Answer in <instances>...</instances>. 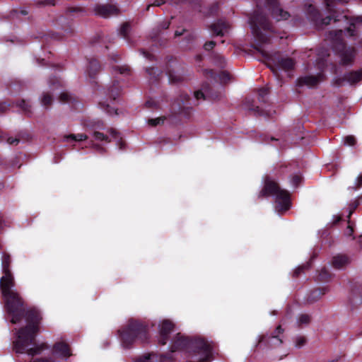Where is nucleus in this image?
Returning <instances> with one entry per match:
<instances>
[{"label": "nucleus", "mask_w": 362, "mask_h": 362, "mask_svg": "<svg viewBox=\"0 0 362 362\" xmlns=\"http://www.w3.org/2000/svg\"><path fill=\"white\" fill-rule=\"evenodd\" d=\"M10 264V256L4 254L1 259L4 276L0 280V288L5 298L6 310L11 317V322L13 324L19 322L25 316H26L28 323L26 327L17 332V338L13 341V347L17 353H27L30 356L37 355L47 349L46 344L42 343L35 345L33 347L29 346L33 343L35 335L39 332V324L42 316L36 310H30L25 313L22 298L18 293L13 289L14 281L9 269Z\"/></svg>", "instance_id": "f257e3e1"}, {"label": "nucleus", "mask_w": 362, "mask_h": 362, "mask_svg": "<svg viewBox=\"0 0 362 362\" xmlns=\"http://www.w3.org/2000/svg\"><path fill=\"white\" fill-rule=\"evenodd\" d=\"M272 196L275 199V209L279 214L284 212L291 207V198L289 192L281 189L279 184L270 177L266 176L264 180V187L259 192V197Z\"/></svg>", "instance_id": "f03ea898"}, {"label": "nucleus", "mask_w": 362, "mask_h": 362, "mask_svg": "<svg viewBox=\"0 0 362 362\" xmlns=\"http://www.w3.org/2000/svg\"><path fill=\"white\" fill-rule=\"evenodd\" d=\"M343 34L342 29L331 30L329 32L327 37L331 40L332 49L340 57L341 64L349 66L354 63L356 50L355 47L346 45L343 38Z\"/></svg>", "instance_id": "7ed1b4c3"}, {"label": "nucleus", "mask_w": 362, "mask_h": 362, "mask_svg": "<svg viewBox=\"0 0 362 362\" xmlns=\"http://www.w3.org/2000/svg\"><path fill=\"white\" fill-rule=\"evenodd\" d=\"M249 22L256 40L262 44L269 42L274 30L267 16L257 10L250 16Z\"/></svg>", "instance_id": "20e7f679"}, {"label": "nucleus", "mask_w": 362, "mask_h": 362, "mask_svg": "<svg viewBox=\"0 0 362 362\" xmlns=\"http://www.w3.org/2000/svg\"><path fill=\"white\" fill-rule=\"evenodd\" d=\"M255 48L262 54L267 61V66L274 74H276L279 70L289 71L294 69L296 61L293 58L283 57L279 52L269 53L262 49L260 46Z\"/></svg>", "instance_id": "39448f33"}, {"label": "nucleus", "mask_w": 362, "mask_h": 362, "mask_svg": "<svg viewBox=\"0 0 362 362\" xmlns=\"http://www.w3.org/2000/svg\"><path fill=\"white\" fill-rule=\"evenodd\" d=\"M124 346H128L136 338L141 341L147 339V328L142 323L131 320L126 328L119 331Z\"/></svg>", "instance_id": "423d86ee"}, {"label": "nucleus", "mask_w": 362, "mask_h": 362, "mask_svg": "<svg viewBox=\"0 0 362 362\" xmlns=\"http://www.w3.org/2000/svg\"><path fill=\"white\" fill-rule=\"evenodd\" d=\"M191 98L187 93H180L170 107L173 116L189 119L192 112Z\"/></svg>", "instance_id": "0eeeda50"}, {"label": "nucleus", "mask_w": 362, "mask_h": 362, "mask_svg": "<svg viewBox=\"0 0 362 362\" xmlns=\"http://www.w3.org/2000/svg\"><path fill=\"white\" fill-rule=\"evenodd\" d=\"M306 13L308 18L315 25V26L320 29L324 25L330 24L333 20L334 22L340 21L339 16H334L331 14L325 18H322L321 13L319 10L313 5L309 4L306 8Z\"/></svg>", "instance_id": "6e6552de"}, {"label": "nucleus", "mask_w": 362, "mask_h": 362, "mask_svg": "<svg viewBox=\"0 0 362 362\" xmlns=\"http://www.w3.org/2000/svg\"><path fill=\"white\" fill-rule=\"evenodd\" d=\"M303 127L300 125L296 127L292 131L284 133L279 138L271 137V141L279 142V148L284 149L287 144H296L305 139V132L302 131Z\"/></svg>", "instance_id": "1a4fd4ad"}, {"label": "nucleus", "mask_w": 362, "mask_h": 362, "mask_svg": "<svg viewBox=\"0 0 362 362\" xmlns=\"http://www.w3.org/2000/svg\"><path fill=\"white\" fill-rule=\"evenodd\" d=\"M284 329L279 325L276 327L273 334L270 335L259 336L258 339L257 346L262 347L264 345L267 347L275 348L282 344V339L280 338L279 334H282Z\"/></svg>", "instance_id": "9d476101"}, {"label": "nucleus", "mask_w": 362, "mask_h": 362, "mask_svg": "<svg viewBox=\"0 0 362 362\" xmlns=\"http://www.w3.org/2000/svg\"><path fill=\"white\" fill-rule=\"evenodd\" d=\"M266 5L276 21L286 20L290 17V13L280 7L278 0H266Z\"/></svg>", "instance_id": "9b49d317"}, {"label": "nucleus", "mask_w": 362, "mask_h": 362, "mask_svg": "<svg viewBox=\"0 0 362 362\" xmlns=\"http://www.w3.org/2000/svg\"><path fill=\"white\" fill-rule=\"evenodd\" d=\"M95 15L107 18L117 16L120 13L119 8L114 4H96L93 9Z\"/></svg>", "instance_id": "f8f14e48"}, {"label": "nucleus", "mask_w": 362, "mask_h": 362, "mask_svg": "<svg viewBox=\"0 0 362 362\" xmlns=\"http://www.w3.org/2000/svg\"><path fill=\"white\" fill-rule=\"evenodd\" d=\"M174 327L173 323L169 320H163L159 324V343L161 345L166 344L169 334Z\"/></svg>", "instance_id": "ddd939ff"}, {"label": "nucleus", "mask_w": 362, "mask_h": 362, "mask_svg": "<svg viewBox=\"0 0 362 362\" xmlns=\"http://www.w3.org/2000/svg\"><path fill=\"white\" fill-rule=\"evenodd\" d=\"M325 76L323 73L320 72L316 76H305L298 78L297 84L298 86H308L314 87L317 86L320 81H324Z\"/></svg>", "instance_id": "4468645a"}, {"label": "nucleus", "mask_w": 362, "mask_h": 362, "mask_svg": "<svg viewBox=\"0 0 362 362\" xmlns=\"http://www.w3.org/2000/svg\"><path fill=\"white\" fill-rule=\"evenodd\" d=\"M351 262V259L346 255L338 254L333 257L331 265L337 269H341L349 265Z\"/></svg>", "instance_id": "2eb2a0df"}, {"label": "nucleus", "mask_w": 362, "mask_h": 362, "mask_svg": "<svg viewBox=\"0 0 362 362\" xmlns=\"http://www.w3.org/2000/svg\"><path fill=\"white\" fill-rule=\"evenodd\" d=\"M213 35L223 37L228 29V24L222 20H218L209 26Z\"/></svg>", "instance_id": "dca6fc26"}, {"label": "nucleus", "mask_w": 362, "mask_h": 362, "mask_svg": "<svg viewBox=\"0 0 362 362\" xmlns=\"http://www.w3.org/2000/svg\"><path fill=\"white\" fill-rule=\"evenodd\" d=\"M343 79L353 86L362 80V68L357 71H350L344 73Z\"/></svg>", "instance_id": "f3484780"}, {"label": "nucleus", "mask_w": 362, "mask_h": 362, "mask_svg": "<svg viewBox=\"0 0 362 362\" xmlns=\"http://www.w3.org/2000/svg\"><path fill=\"white\" fill-rule=\"evenodd\" d=\"M101 66L98 59L91 58L88 59L87 72L90 78L94 79L95 76L100 71Z\"/></svg>", "instance_id": "a211bd4d"}, {"label": "nucleus", "mask_w": 362, "mask_h": 362, "mask_svg": "<svg viewBox=\"0 0 362 362\" xmlns=\"http://www.w3.org/2000/svg\"><path fill=\"white\" fill-rule=\"evenodd\" d=\"M244 105L245 108L250 111L254 112L255 115L269 117V114L267 112L262 110L259 106H255L254 105V101L252 99L246 98L244 100Z\"/></svg>", "instance_id": "6ab92c4d"}, {"label": "nucleus", "mask_w": 362, "mask_h": 362, "mask_svg": "<svg viewBox=\"0 0 362 362\" xmlns=\"http://www.w3.org/2000/svg\"><path fill=\"white\" fill-rule=\"evenodd\" d=\"M348 0H325L327 11L329 13L334 14V16H339V18H340V21L341 19L346 18V16L341 14H337L335 10V3L346 4Z\"/></svg>", "instance_id": "aec40b11"}, {"label": "nucleus", "mask_w": 362, "mask_h": 362, "mask_svg": "<svg viewBox=\"0 0 362 362\" xmlns=\"http://www.w3.org/2000/svg\"><path fill=\"white\" fill-rule=\"evenodd\" d=\"M121 86L119 81H114L112 85L107 90V95L110 100L115 103L121 93Z\"/></svg>", "instance_id": "412c9836"}, {"label": "nucleus", "mask_w": 362, "mask_h": 362, "mask_svg": "<svg viewBox=\"0 0 362 362\" xmlns=\"http://www.w3.org/2000/svg\"><path fill=\"white\" fill-rule=\"evenodd\" d=\"M88 139V136L86 134H64L62 136V141L66 143H75L85 141Z\"/></svg>", "instance_id": "4be33fe9"}, {"label": "nucleus", "mask_w": 362, "mask_h": 362, "mask_svg": "<svg viewBox=\"0 0 362 362\" xmlns=\"http://www.w3.org/2000/svg\"><path fill=\"white\" fill-rule=\"evenodd\" d=\"M362 25V16L354 17L351 19L349 26L346 28L345 30L350 37H354L357 35L356 33V25Z\"/></svg>", "instance_id": "5701e85b"}, {"label": "nucleus", "mask_w": 362, "mask_h": 362, "mask_svg": "<svg viewBox=\"0 0 362 362\" xmlns=\"http://www.w3.org/2000/svg\"><path fill=\"white\" fill-rule=\"evenodd\" d=\"M54 351L62 356L69 357L71 356L69 347L64 342L56 343L54 346Z\"/></svg>", "instance_id": "b1692460"}, {"label": "nucleus", "mask_w": 362, "mask_h": 362, "mask_svg": "<svg viewBox=\"0 0 362 362\" xmlns=\"http://www.w3.org/2000/svg\"><path fill=\"white\" fill-rule=\"evenodd\" d=\"M146 72L149 76V81L151 83L158 82L160 80L162 73L161 71L153 66L146 68Z\"/></svg>", "instance_id": "393cba45"}, {"label": "nucleus", "mask_w": 362, "mask_h": 362, "mask_svg": "<svg viewBox=\"0 0 362 362\" xmlns=\"http://www.w3.org/2000/svg\"><path fill=\"white\" fill-rule=\"evenodd\" d=\"M131 30V25L129 22H125L122 24L119 30V35L123 37L129 44L131 43L129 37V32Z\"/></svg>", "instance_id": "a878e982"}, {"label": "nucleus", "mask_w": 362, "mask_h": 362, "mask_svg": "<svg viewBox=\"0 0 362 362\" xmlns=\"http://www.w3.org/2000/svg\"><path fill=\"white\" fill-rule=\"evenodd\" d=\"M99 107L110 115H118V109L112 107L107 101L99 102Z\"/></svg>", "instance_id": "bb28decb"}, {"label": "nucleus", "mask_w": 362, "mask_h": 362, "mask_svg": "<svg viewBox=\"0 0 362 362\" xmlns=\"http://www.w3.org/2000/svg\"><path fill=\"white\" fill-rule=\"evenodd\" d=\"M54 101L53 96L49 93H43L41 98V105L45 108L49 109Z\"/></svg>", "instance_id": "cd10ccee"}, {"label": "nucleus", "mask_w": 362, "mask_h": 362, "mask_svg": "<svg viewBox=\"0 0 362 362\" xmlns=\"http://www.w3.org/2000/svg\"><path fill=\"white\" fill-rule=\"evenodd\" d=\"M86 126L87 127H90L93 132L95 130L99 131L101 129H104L105 127V124L103 121L97 119V120H93L90 121L87 123H86Z\"/></svg>", "instance_id": "c85d7f7f"}, {"label": "nucleus", "mask_w": 362, "mask_h": 362, "mask_svg": "<svg viewBox=\"0 0 362 362\" xmlns=\"http://www.w3.org/2000/svg\"><path fill=\"white\" fill-rule=\"evenodd\" d=\"M107 132L115 139L117 140V144L119 145V148L120 149H124L125 146V142L122 140V138L120 136L119 133L113 128L108 129Z\"/></svg>", "instance_id": "c756f323"}, {"label": "nucleus", "mask_w": 362, "mask_h": 362, "mask_svg": "<svg viewBox=\"0 0 362 362\" xmlns=\"http://www.w3.org/2000/svg\"><path fill=\"white\" fill-rule=\"evenodd\" d=\"M16 106L21 108L25 114L28 115H31V105L28 101L21 99L16 103Z\"/></svg>", "instance_id": "7c9ffc66"}, {"label": "nucleus", "mask_w": 362, "mask_h": 362, "mask_svg": "<svg viewBox=\"0 0 362 362\" xmlns=\"http://www.w3.org/2000/svg\"><path fill=\"white\" fill-rule=\"evenodd\" d=\"M258 100L260 103H266L267 102V96L269 93V88L266 87L261 88L257 90Z\"/></svg>", "instance_id": "2f4dec72"}, {"label": "nucleus", "mask_w": 362, "mask_h": 362, "mask_svg": "<svg viewBox=\"0 0 362 362\" xmlns=\"http://www.w3.org/2000/svg\"><path fill=\"white\" fill-rule=\"evenodd\" d=\"M168 75L169 81L171 83H178L184 80V77L181 75H175L174 72L170 70H168Z\"/></svg>", "instance_id": "473e14b6"}, {"label": "nucleus", "mask_w": 362, "mask_h": 362, "mask_svg": "<svg viewBox=\"0 0 362 362\" xmlns=\"http://www.w3.org/2000/svg\"><path fill=\"white\" fill-rule=\"evenodd\" d=\"M28 14V11L25 9H13L10 12V17L12 19L19 18V16H27Z\"/></svg>", "instance_id": "72a5a7b5"}, {"label": "nucleus", "mask_w": 362, "mask_h": 362, "mask_svg": "<svg viewBox=\"0 0 362 362\" xmlns=\"http://www.w3.org/2000/svg\"><path fill=\"white\" fill-rule=\"evenodd\" d=\"M114 71H118L121 74L129 75L131 74V69L127 65L124 66H113Z\"/></svg>", "instance_id": "f704fd0d"}, {"label": "nucleus", "mask_w": 362, "mask_h": 362, "mask_svg": "<svg viewBox=\"0 0 362 362\" xmlns=\"http://www.w3.org/2000/svg\"><path fill=\"white\" fill-rule=\"evenodd\" d=\"M93 136L95 138V140L100 141H106L110 142V140L109 139V137L104 134L102 132H100L99 131L95 130L93 132Z\"/></svg>", "instance_id": "c9c22d12"}, {"label": "nucleus", "mask_w": 362, "mask_h": 362, "mask_svg": "<svg viewBox=\"0 0 362 362\" xmlns=\"http://www.w3.org/2000/svg\"><path fill=\"white\" fill-rule=\"evenodd\" d=\"M23 89V83L21 82L16 81L13 83L8 86V90L12 93L20 92Z\"/></svg>", "instance_id": "e433bc0d"}, {"label": "nucleus", "mask_w": 362, "mask_h": 362, "mask_svg": "<svg viewBox=\"0 0 362 362\" xmlns=\"http://www.w3.org/2000/svg\"><path fill=\"white\" fill-rule=\"evenodd\" d=\"M230 75L228 72L223 71L218 74V79L221 83H227L230 81Z\"/></svg>", "instance_id": "4c0bfd02"}, {"label": "nucleus", "mask_w": 362, "mask_h": 362, "mask_svg": "<svg viewBox=\"0 0 362 362\" xmlns=\"http://www.w3.org/2000/svg\"><path fill=\"white\" fill-rule=\"evenodd\" d=\"M343 143L344 145L353 146L356 144V139L353 135H348L344 137Z\"/></svg>", "instance_id": "58836bf2"}, {"label": "nucleus", "mask_w": 362, "mask_h": 362, "mask_svg": "<svg viewBox=\"0 0 362 362\" xmlns=\"http://www.w3.org/2000/svg\"><path fill=\"white\" fill-rule=\"evenodd\" d=\"M218 8H219V6H218V3H214L212 4L209 8V10L206 13V15L207 16H214L216 15L218 11Z\"/></svg>", "instance_id": "ea45409f"}, {"label": "nucleus", "mask_w": 362, "mask_h": 362, "mask_svg": "<svg viewBox=\"0 0 362 362\" xmlns=\"http://www.w3.org/2000/svg\"><path fill=\"white\" fill-rule=\"evenodd\" d=\"M59 100L62 103H71L72 96L67 92H63L59 95Z\"/></svg>", "instance_id": "a19ab883"}, {"label": "nucleus", "mask_w": 362, "mask_h": 362, "mask_svg": "<svg viewBox=\"0 0 362 362\" xmlns=\"http://www.w3.org/2000/svg\"><path fill=\"white\" fill-rule=\"evenodd\" d=\"M49 86L53 89L55 87L61 86L62 82L59 78L57 77L50 78L49 80Z\"/></svg>", "instance_id": "79ce46f5"}, {"label": "nucleus", "mask_w": 362, "mask_h": 362, "mask_svg": "<svg viewBox=\"0 0 362 362\" xmlns=\"http://www.w3.org/2000/svg\"><path fill=\"white\" fill-rule=\"evenodd\" d=\"M330 277V274L326 269H322L319 273V279L320 281H327Z\"/></svg>", "instance_id": "37998d69"}, {"label": "nucleus", "mask_w": 362, "mask_h": 362, "mask_svg": "<svg viewBox=\"0 0 362 362\" xmlns=\"http://www.w3.org/2000/svg\"><path fill=\"white\" fill-rule=\"evenodd\" d=\"M310 317L307 314H302L299 316L298 319V323L299 325L301 324H308L310 322Z\"/></svg>", "instance_id": "c03bdc74"}, {"label": "nucleus", "mask_w": 362, "mask_h": 362, "mask_svg": "<svg viewBox=\"0 0 362 362\" xmlns=\"http://www.w3.org/2000/svg\"><path fill=\"white\" fill-rule=\"evenodd\" d=\"M140 52L145 58H146L149 61L153 62L156 60V57L153 54L146 51L145 49H141Z\"/></svg>", "instance_id": "a18cd8bd"}, {"label": "nucleus", "mask_w": 362, "mask_h": 362, "mask_svg": "<svg viewBox=\"0 0 362 362\" xmlns=\"http://www.w3.org/2000/svg\"><path fill=\"white\" fill-rule=\"evenodd\" d=\"M322 293H320V291L317 290L313 291L311 293V296L308 298V300L313 303L317 300L320 297Z\"/></svg>", "instance_id": "49530a36"}, {"label": "nucleus", "mask_w": 362, "mask_h": 362, "mask_svg": "<svg viewBox=\"0 0 362 362\" xmlns=\"http://www.w3.org/2000/svg\"><path fill=\"white\" fill-rule=\"evenodd\" d=\"M55 5V0H43V1H38L37 2V6H54Z\"/></svg>", "instance_id": "de8ad7c7"}, {"label": "nucleus", "mask_w": 362, "mask_h": 362, "mask_svg": "<svg viewBox=\"0 0 362 362\" xmlns=\"http://www.w3.org/2000/svg\"><path fill=\"white\" fill-rule=\"evenodd\" d=\"M216 42L213 41V40L206 42L204 45V49L206 51L212 50L214 48V47L216 46Z\"/></svg>", "instance_id": "09e8293b"}, {"label": "nucleus", "mask_w": 362, "mask_h": 362, "mask_svg": "<svg viewBox=\"0 0 362 362\" xmlns=\"http://www.w3.org/2000/svg\"><path fill=\"white\" fill-rule=\"evenodd\" d=\"M160 122H163L160 117L155 118V119H149L148 120V124L152 127H156L160 123Z\"/></svg>", "instance_id": "8fccbe9b"}, {"label": "nucleus", "mask_w": 362, "mask_h": 362, "mask_svg": "<svg viewBox=\"0 0 362 362\" xmlns=\"http://www.w3.org/2000/svg\"><path fill=\"white\" fill-rule=\"evenodd\" d=\"M11 104H8L6 102H0V114L6 112Z\"/></svg>", "instance_id": "3c124183"}, {"label": "nucleus", "mask_w": 362, "mask_h": 362, "mask_svg": "<svg viewBox=\"0 0 362 362\" xmlns=\"http://www.w3.org/2000/svg\"><path fill=\"white\" fill-rule=\"evenodd\" d=\"M47 36L50 37L51 39L59 40L63 38L62 35L59 33H49L47 34Z\"/></svg>", "instance_id": "603ef678"}, {"label": "nucleus", "mask_w": 362, "mask_h": 362, "mask_svg": "<svg viewBox=\"0 0 362 362\" xmlns=\"http://www.w3.org/2000/svg\"><path fill=\"white\" fill-rule=\"evenodd\" d=\"M194 97L197 100L200 99L206 100V95L201 90L194 92Z\"/></svg>", "instance_id": "864d4df0"}, {"label": "nucleus", "mask_w": 362, "mask_h": 362, "mask_svg": "<svg viewBox=\"0 0 362 362\" xmlns=\"http://www.w3.org/2000/svg\"><path fill=\"white\" fill-rule=\"evenodd\" d=\"M300 181H301V177L300 175H296L291 179V184L294 187H297L298 185V184L300 182Z\"/></svg>", "instance_id": "5fc2aeb1"}, {"label": "nucleus", "mask_w": 362, "mask_h": 362, "mask_svg": "<svg viewBox=\"0 0 362 362\" xmlns=\"http://www.w3.org/2000/svg\"><path fill=\"white\" fill-rule=\"evenodd\" d=\"M196 38V35L194 33H189L185 36V40L187 43H192Z\"/></svg>", "instance_id": "6e6d98bb"}, {"label": "nucleus", "mask_w": 362, "mask_h": 362, "mask_svg": "<svg viewBox=\"0 0 362 362\" xmlns=\"http://www.w3.org/2000/svg\"><path fill=\"white\" fill-rule=\"evenodd\" d=\"M6 141L8 144L10 145H18L19 141H20V139H18V138H13V137H8L6 139Z\"/></svg>", "instance_id": "4d7b16f0"}, {"label": "nucleus", "mask_w": 362, "mask_h": 362, "mask_svg": "<svg viewBox=\"0 0 362 362\" xmlns=\"http://www.w3.org/2000/svg\"><path fill=\"white\" fill-rule=\"evenodd\" d=\"M362 186V175H360L356 180L354 189H356Z\"/></svg>", "instance_id": "13d9d810"}, {"label": "nucleus", "mask_w": 362, "mask_h": 362, "mask_svg": "<svg viewBox=\"0 0 362 362\" xmlns=\"http://www.w3.org/2000/svg\"><path fill=\"white\" fill-rule=\"evenodd\" d=\"M305 343V339L303 337H298L296 339V346L297 347H301L303 346Z\"/></svg>", "instance_id": "bf43d9fd"}, {"label": "nucleus", "mask_w": 362, "mask_h": 362, "mask_svg": "<svg viewBox=\"0 0 362 362\" xmlns=\"http://www.w3.org/2000/svg\"><path fill=\"white\" fill-rule=\"evenodd\" d=\"M69 13L81 12L83 11V8L79 7H69L67 8Z\"/></svg>", "instance_id": "052dcab7"}, {"label": "nucleus", "mask_w": 362, "mask_h": 362, "mask_svg": "<svg viewBox=\"0 0 362 362\" xmlns=\"http://www.w3.org/2000/svg\"><path fill=\"white\" fill-rule=\"evenodd\" d=\"M170 21H163L160 23V29H162V30H166L170 27Z\"/></svg>", "instance_id": "680f3d73"}, {"label": "nucleus", "mask_w": 362, "mask_h": 362, "mask_svg": "<svg viewBox=\"0 0 362 362\" xmlns=\"http://www.w3.org/2000/svg\"><path fill=\"white\" fill-rule=\"evenodd\" d=\"M307 267H308V265L298 267L294 272V276H298L300 273Z\"/></svg>", "instance_id": "e2e57ef3"}, {"label": "nucleus", "mask_w": 362, "mask_h": 362, "mask_svg": "<svg viewBox=\"0 0 362 362\" xmlns=\"http://www.w3.org/2000/svg\"><path fill=\"white\" fill-rule=\"evenodd\" d=\"M147 107H153L156 105V103L153 100H147L145 103Z\"/></svg>", "instance_id": "0e129e2a"}, {"label": "nucleus", "mask_w": 362, "mask_h": 362, "mask_svg": "<svg viewBox=\"0 0 362 362\" xmlns=\"http://www.w3.org/2000/svg\"><path fill=\"white\" fill-rule=\"evenodd\" d=\"M354 230L351 226H349L346 230V235L348 236L352 235Z\"/></svg>", "instance_id": "69168bd1"}, {"label": "nucleus", "mask_w": 362, "mask_h": 362, "mask_svg": "<svg viewBox=\"0 0 362 362\" xmlns=\"http://www.w3.org/2000/svg\"><path fill=\"white\" fill-rule=\"evenodd\" d=\"M64 33H66L64 36L71 35L74 33V30L71 27H69L64 30Z\"/></svg>", "instance_id": "338daca9"}, {"label": "nucleus", "mask_w": 362, "mask_h": 362, "mask_svg": "<svg viewBox=\"0 0 362 362\" xmlns=\"http://www.w3.org/2000/svg\"><path fill=\"white\" fill-rule=\"evenodd\" d=\"M33 362H52L51 361L46 358H37L35 359Z\"/></svg>", "instance_id": "774afa93"}]
</instances>
